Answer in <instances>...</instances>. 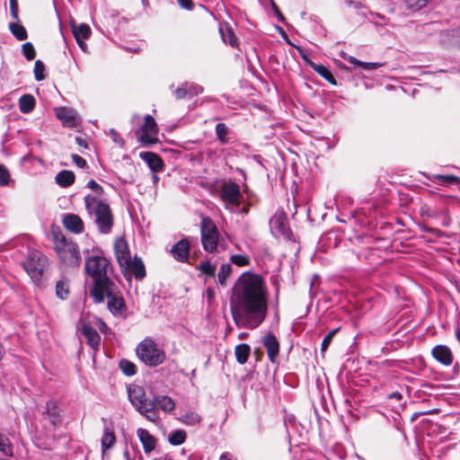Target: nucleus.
I'll use <instances>...</instances> for the list:
<instances>
[{
  "instance_id": "423d86ee",
  "label": "nucleus",
  "mask_w": 460,
  "mask_h": 460,
  "mask_svg": "<svg viewBox=\"0 0 460 460\" xmlns=\"http://www.w3.org/2000/svg\"><path fill=\"white\" fill-rule=\"evenodd\" d=\"M47 265V256L38 250L29 252L22 262L23 269L35 283H39L42 279Z\"/></svg>"
},
{
  "instance_id": "f03ea898",
  "label": "nucleus",
  "mask_w": 460,
  "mask_h": 460,
  "mask_svg": "<svg viewBox=\"0 0 460 460\" xmlns=\"http://www.w3.org/2000/svg\"><path fill=\"white\" fill-rule=\"evenodd\" d=\"M84 270L93 280V285L89 290L91 296L102 300V296L99 290L108 283L113 282L108 276L109 271L111 270L110 261L101 251L93 250L92 254L85 257Z\"/></svg>"
},
{
  "instance_id": "c756f323",
  "label": "nucleus",
  "mask_w": 460,
  "mask_h": 460,
  "mask_svg": "<svg viewBox=\"0 0 460 460\" xmlns=\"http://www.w3.org/2000/svg\"><path fill=\"white\" fill-rule=\"evenodd\" d=\"M311 67L330 84L336 85L337 82L332 72L323 65L311 63Z\"/></svg>"
},
{
  "instance_id": "9d476101",
  "label": "nucleus",
  "mask_w": 460,
  "mask_h": 460,
  "mask_svg": "<svg viewBox=\"0 0 460 460\" xmlns=\"http://www.w3.org/2000/svg\"><path fill=\"white\" fill-rule=\"evenodd\" d=\"M201 243L204 250L213 252L218 244V230L210 217H203L200 222Z\"/></svg>"
},
{
  "instance_id": "39448f33",
  "label": "nucleus",
  "mask_w": 460,
  "mask_h": 460,
  "mask_svg": "<svg viewBox=\"0 0 460 460\" xmlns=\"http://www.w3.org/2000/svg\"><path fill=\"white\" fill-rule=\"evenodd\" d=\"M138 358L148 367H157L165 359V353L151 338L144 339L137 347Z\"/></svg>"
},
{
  "instance_id": "1a4fd4ad",
  "label": "nucleus",
  "mask_w": 460,
  "mask_h": 460,
  "mask_svg": "<svg viewBox=\"0 0 460 460\" xmlns=\"http://www.w3.org/2000/svg\"><path fill=\"white\" fill-rule=\"evenodd\" d=\"M220 198L226 209L232 213H237L239 211L240 202L243 197L241 193L239 184L229 181L222 184Z\"/></svg>"
},
{
  "instance_id": "7ed1b4c3",
  "label": "nucleus",
  "mask_w": 460,
  "mask_h": 460,
  "mask_svg": "<svg viewBox=\"0 0 460 460\" xmlns=\"http://www.w3.org/2000/svg\"><path fill=\"white\" fill-rule=\"evenodd\" d=\"M84 201L86 212L99 233L102 234L111 233L114 217L109 203L102 198L93 195H85Z\"/></svg>"
},
{
  "instance_id": "9b49d317",
  "label": "nucleus",
  "mask_w": 460,
  "mask_h": 460,
  "mask_svg": "<svg viewBox=\"0 0 460 460\" xmlns=\"http://www.w3.org/2000/svg\"><path fill=\"white\" fill-rule=\"evenodd\" d=\"M157 134V124L151 115H146L144 119L143 125L136 132L139 142L144 146L155 144L158 141Z\"/></svg>"
},
{
  "instance_id": "a211bd4d",
  "label": "nucleus",
  "mask_w": 460,
  "mask_h": 460,
  "mask_svg": "<svg viewBox=\"0 0 460 460\" xmlns=\"http://www.w3.org/2000/svg\"><path fill=\"white\" fill-rule=\"evenodd\" d=\"M431 354L433 358L444 366H450L453 363V354L451 349L446 345H436Z\"/></svg>"
},
{
  "instance_id": "5fc2aeb1",
  "label": "nucleus",
  "mask_w": 460,
  "mask_h": 460,
  "mask_svg": "<svg viewBox=\"0 0 460 460\" xmlns=\"http://www.w3.org/2000/svg\"><path fill=\"white\" fill-rule=\"evenodd\" d=\"M109 134L112 137V140L114 143H116L119 146H124V144H125L124 139L120 137V135L114 128H111L109 131Z\"/></svg>"
},
{
  "instance_id": "4be33fe9",
  "label": "nucleus",
  "mask_w": 460,
  "mask_h": 460,
  "mask_svg": "<svg viewBox=\"0 0 460 460\" xmlns=\"http://www.w3.org/2000/svg\"><path fill=\"white\" fill-rule=\"evenodd\" d=\"M137 437L143 445V449L146 454L151 453L156 445L155 438L145 429H138L137 430Z\"/></svg>"
},
{
  "instance_id": "c85d7f7f",
  "label": "nucleus",
  "mask_w": 460,
  "mask_h": 460,
  "mask_svg": "<svg viewBox=\"0 0 460 460\" xmlns=\"http://www.w3.org/2000/svg\"><path fill=\"white\" fill-rule=\"evenodd\" d=\"M72 31L76 41H79V40H87L91 35V28L85 23H81L78 26L73 24Z\"/></svg>"
},
{
  "instance_id": "a19ab883",
  "label": "nucleus",
  "mask_w": 460,
  "mask_h": 460,
  "mask_svg": "<svg viewBox=\"0 0 460 460\" xmlns=\"http://www.w3.org/2000/svg\"><path fill=\"white\" fill-rule=\"evenodd\" d=\"M119 366L122 373L128 376H132L136 374V365L128 359H121Z\"/></svg>"
},
{
  "instance_id": "052dcab7",
  "label": "nucleus",
  "mask_w": 460,
  "mask_h": 460,
  "mask_svg": "<svg viewBox=\"0 0 460 460\" xmlns=\"http://www.w3.org/2000/svg\"><path fill=\"white\" fill-rule=\"evenodd\" d=\"M279 30H280V31H281V35L283 36V38L285 39V40L287 41V43H288V44H289V45H291V46H293V44H292V43L290 42V40H288V36H287L286 32H285L281 28H279ZM294 47H295V48H296L300 53H303V49H302V48H301V47H299V46H295V45H294ZM301 55H302V58H303L304 59H305V56L304 54H301Z\"/></svg>"
},
{
  "instance_id": "c03bdc74",
  "label": "nucleus",
  "mask_w": 460,
  "mask_h": 460,
  "mask_svg": "<svg viewBox=\"0 0 460 460\" xmlns=\"http://www.w3.org/2000/svg\"><path fill=\"white\" fill-rule=\"evenodd\" d=\"M186 89L188 91L189 98L197 96L204 92L203 86L190 82H185Z\"/></svg>"
},
{
  "instance_id": "49530a36",
  "label": "nucleus",
  "mask_w": 460,
  "mask_h": 460,
  "mask_svg": "<svg viewBox=\"0 0 460 460\" xmlns=\"http://www.w3.org/2000/svg\"><path fill=\"white\" fill-rule=\"evenodd\" d=\"M340 327L329 332L323 338L321 345V351L324 352L332 341L334 335L340 331Z\"/></svg>"
},
{
  "instance_id": "ddd939ff",
  "label": "nucleus",
  "mask_w": 460,
  "mask_h": 460,
  "mask_svg": "<svg viewBox=\"0 0 460 460\" xmlns=\"http://www.w3.org/2000/svg\"><path fill=\"white\" fill-rule=\"evenodd\" d=\"M153 404L155 418H146L147 420L156 422L159 420L158 410L169 413L172 412L175 408L174 401L168 395L156 394L151 400Z\"/></svg>"
},
{
  "instance_id": "0eeeda50",
  "label": "nucleus",
  "mask_w": 460,
  "mask_h": 460,
  "mask_svg": "<svg viewBox=\"0 0 460 460\" xmlns=\"http://www.w3.org/2000/svg\"><path fill=\"white\" fill-rule=\"evenodd\" d=\"M128 396L130 403L136 411L146 418H155L153 404L151 400L146 397V392L142 386L129 385L127 387Z\"/></svg>"
},
{
  "instance_id": "393cba45",
  "label": "nucleus",
  "mask_w": 460,
  "mask_h": 460,
  "mask_svg": "<svg viewBox=\"0 0 460 460\" xmlns=\"http://www.w3.org/2000/svg\"><path fill=\"white\" fill-rule=\"evenodd\" d=\"M19 110L23 114L31 112L36 105L35 98L29 93L23 94L18 101Z\"/></svg>"
},
{
  "instance_id": "f8f14e48",
  "label": "nucleus",
  "mask_w": 460,
  "mask_h": 460,
  "mask_svg": "<svg viewBox=\"0 0 460 460\" xmlns=\"http://www.w3.org/2000/svg\"><path fill=\"white\" fill-rule=\"evenodd\" d=\"M270 227L273 235L291 240L293 234L288 226V217L284 212H277L270 220Z\"/></svg>"
},
{
  "instance_id": "dca6fc26",
  "label": "nucleus",
  "mask_w": 460,
  "mask_h": 460,
  "mask_svg": "<svg viewBox=\"0 0 460 460\" xmlns=\"http://www.w3.org/2000/svg\"><path fill=\"white\" fill-rule=\"evenodd\" d=\"M262 344L267 350L269 360L275 363L279 353V342L272 332H268L262 338Z\"/></svg>"
},
{
  "instance_id": "de8ad7c7",
  "label": "nucleus",
  "mask_w": 460,
  "mask_h": 460,
  "mask_svg": "<svg viewBox=\"0 0 460 460\" xmlns=\"http://www.w3.org/2000/svg\"><path fill=\"white\" fill-rule=\"evenodd\" d=\"M87 188H89L91 190H93V196H97L99 198H102V196L104 194V190L103 188L98 183L96 182L94 180H90L87 184H86Z\"/></svg>"
},
{
  "instance_id": "603ef678",
  "label": "nucleus",
  "mask_w": 460,
  "mask_h": 460,
  "mask_svg": "<svg viewBox=\"0 0 460 460\" xmlns=\"http://www.w3.org/2000/svg\"><path fill=\"white\" fill-rule=\"evenodd\" d=\"M383 63L379 62H363L360 61L358 66L364 70L370 71L383 66Z\"/></svg>"
},
{
  "instance_id": "ea45409f",
  "label": "nucleus",
  "mask_w": 460,
  "mask_h": 460,
  "mask_svg": "<svg viewBox=\"0 0 460 460\" xmlns=\"http://www.w3.org/2000/svg\"><path fill=\"white\" fill-rule=\"evenodd\" d=\"M13 183L9 170L4 164H0V186H13Z\"/></svg>"
},
{
  "instance_id": "6e6d98bb",
  "label": "nucleus",
  "mask_w": 460,
  "mask_h": 460,
  "mask_svg": "<svg viewBox=\"0 0 460 460\" xmlns=\"http://www.w3.org/2000/svg\"><path fill=\"white\" fill-rule=\"evenodd\" d=\"M72 160L75 163V164L79 168H85L87 167V162L84 158L80 156L79 155H72Z\"/></svg>"
},
{
  "instance_id": "864d4df0",
  "label": "nucleus",
  "mask_w": 460,
  "mask_h": 460,
  "mask_svg": "<svg viewBox=\"0 0 460 460\" xmlns=\"http://www.w3.org/2000/svg\"><path fill=\"white\" fill-rule=\"evenodd\" d=\"M10 3V13L11 16L13 20L16 22H19V7H18V1L17 0H9Z\"/></svg>"
},
{
  "instance_id": "a878e982",
  "label": "nucleus",
  "mask_w": 460,
  "mask_h": 460,
  "mask_svg": "<svg viewBox=\"0 0 460 460\" xmlns=\"http://www.w3.org/2000/svg\"><path fill=\"white\" fill-rule=\"evenodd\" d=\"M250 353L251 347L246 343L238 344L234 348V355L236 361L241 365H243L247 362Z\"/></svg>"
},
{
  "instance_id": "72a5a7b5",
  "label": "nucleus",
  "mask_w": 460,
  "mask_h": 460,
  "mask_svg": "<svg viewBox=\"0 0 460 460\" xmlns=\"http://www.w3.org/2000/svg\"><path fill=\"white\" fill-rule=\"evenodd\" d=\"M197 270L207 277H216L217 266L208 261H201L197 266Z\"/></svg>"
},
{
  "instance_id": "e2e57ef3",
  "label": "nucleus",
  "mask_w": 460,
  "mask_h": 460,
  "mask_svg": "<svg viewBox=\"0 0 460 460\" xmlns=\"http://www.w3.org/2000/svg\"><path fill=\"white\" fill-rule=\"evenodd\" d=\"M279 30H280V31H281V35L283 36V38L285 39V40L287 41V43H288V44H289V45H291V46H293V44H292V43L290 42V40H288V36H287L286 32H285L281 28H279ZM294 47H295V48H296L300 53H303V49H302V48H301V47H299V46H295V45H294ZM301 55H302V58H303L304 59H305V56L304 54H301Z\"/></svg>"
},
{
  "instance_id": "aec40b11",
  "label": "nucleus",
  "mask_w": 460,
  "mask_h": 460,
  "mask_svg": "<svg viewBox=\"0 0 460 460\" xmlns=\"http://www.w3.org/2000/svg\"><path fill=\"white\" fill-rule=\"evenodd\" d=\"M82 334L84 336L87 344L93 349L98 350L101 343V336L90 324H84Z\"/></svg>"
},
{
  "instance_id": "774afa93",
  "label": "nucleus",
  "mask_w": 460,
  "mask_h": 460,
  "mask_svg": "<svg viewBox=\"0 0 460 460\" xmlns=\"http://www.w3.org/2000/svg\"><path fill=\"white\" fill-rule=\"evenodd\" d=\"M207 294H208V299H212L214 298V290L212 288H208L207 289Z\"/></svg>"
},
{
  "instance_id": "09e8293b",
  "label": "nucleus",
  "mask_w": 460,
  "mask_h": 460,
  "mask_svg": "<svg viewBox=\"0 0 460 460\" xmlns=\"http://www.w3.org/2000/svg\"><path fill=\"white\" fill-rule=\"evenodd\" d=\"M231 261L237 266H246L250 263V259L244 254H234L230 258Z\"/></svg>"
},
{
  "instance_id": "7c9ffc66",
  "label": "nucleus",
  "mask_w": 460,
  "mask_h": 460,
  "mask_svg": "<svg viewBox=\"0 0 460 460\" xmlns=\"http://www.w3.org/2000/svg\"><path fill=\"white\" fill-rule=\"evenodd\" d=\"M431 0H403L404 8L410 13H416L428 5Z\"/></svg>"
},
{
  "instance_id": "8fccbe9b",
  "label": "nucleus",
  "mask_w": 460,
  "mask_h": 460,
  "mask_svg": "<svg viewBox=\"0 0 460 460\" xmlns=\"http://www.w3.org/2000/svg\"><path fill=\"white\" fill-rule=\"evenodd\" d=\"M222 40L232 47H235L237 45V39L230 28L226 29V34L222 32Z\"/></svg>"
},
{
  "instance_id": "4d7b16f0",
  "label": "nucleus",
  "mask_w": 460,
  "mask_h": 460,
  "mask_svg": "<svg viewBox=\"0 0 460 460\" xmlns=\"http://www.w3.org/2000/svg\"><path fill=\"white\" fill-rule=\"evenodd\" d=\"M387 398L389 400H394L399 402V406H402V403L401 402L402 400V394L400 392H394L390 394Z\"/></svg>"
},
{
  "instance_id": "473e14b6",
  "label": "nucleus",
  "mask_w": 460,
  "mask_h": 460,
  "mask_svg": "<svg viewBox=\"0 0 460 460\" xmlns=\"http://www.w3.org/2000/svg\"><path fill=\"white\" fill-rule=\"evenodd\" d=\"M187 434L183 429L173 430L168 438V441L172 446H180L186 440Z\"/></svg>"
},
{
  "instance_id": "f704fd0d",
  "label": "nucleus",
  "mask_w": 460,
  "mask_h": 460,
  "mask_svg": "<svg viewBox=\"0 0 460 460\" xmlns=\"http://www.w3.org/2000/svg\"><path fill=\"white\" fill-rule=\"evenodd\" d=\"M232 272V266L229 263H223L217 273V284L220 286L226 285V279L230 277Z\"/></svg>"
},
{
  "instance_id": "37998d69",
  "label": "nucleus",
  "mask_w": 460,
  "mask_h": 460,
  "mask_svg": "<svg viewBox=\"0 0 460 460\" xmlns=\"http://www.w3.org/2000/svg\"><path fill=\"white\" fill-rule=\"evenodd\" d=\"M68 285L64 280H58L56 284V295L60 299H66L68 295Z\"/></svg>"
},
{
  "instance_id": "f3484780",
  "label": "nucleus",
  "mask_w": 460,
  "mask_h": 460,
  "mask_svg": "<svg viewBox=\"0 0 460 460\" xmlns=\"http://www.w3.org/2000/svg\"><path fill=\"white\" fill-rule=\"evenodd\" d=\"M116 259L120 268L127 265L131 260L128 244L124 239H119L114 243Z\"/></svg>"
},
{
  "instance_id": "5701e85b",
  "label": "nucleus",
  "mask_w": 460,
  "mask_h": 460,
  "mask_svg": "<svg viewBox=\"0 0 460 460\" xmlns=\"http://www.w3.org/2000/svg\"><path fill=\"white\" fill-rule=\"evenodd\" d=\"M56 116L65 126L73 127L75 124V112L73 109L59 107L55 110Z\"/></svg>"
},
{
  "instance_id": "680f3d73",
  "label": "nucleus",
  "mask_w": 460,
  "mask_h": 460,
  "mask_svg": "<svg viewBox=\"0 0 460 460\" xmlns=\"http://www.w3.org/2000/svg\"><path fill=\"white\" fill-rule=\"evenodd\" d=\"M279 30H280V31H281V35L283 36V38L285 39V40L287 41V43H288V44H289V45H291V46H293V44H292V43L290 42V40H288V36H287L286 32H285L281 28H279ZM294 47H295V48H296L300 53H303V49H302V48H301V47H299V46H295V45H294ZM301 55H302V58H303L304 59H305V56L304 54H301Z\"/></svg>"
},
{
  "instance_id": "c9c22d12",
  "label": "nucleus",
  "mask_w": 460,
  "mask_h": 460,
  "mask_svg": "<svg viewBox=\"0 0 460 460\" xmlns=\"http://www.w3.org/2000/svg\"><path fill=\"white\" fill-rule=\"evenodd\" d=\"M228 128L225 123H218L216 125L215 132L217 138L222 145H226L228 143Z\"/></svg>"
},
{
  "instance_id": "338daca9",
  "label": "nucleus",
  "mask_w": 460,
  "mask_h": 460,
  "mask_svg": "<svg viewBox=\"0 0 460 460\" xmlns=\"http://www.w3.org/2000/svg\"><path fill=\"white\" fill-rule=\"evenodd\" d=\"M85 40H79V41H76L79 48L84 51V52H87V45L86 43L84 42Z\"/></svg>"
},
{
  "instance_id": "2eb2a0df",
  "label": "nucleus",
  "mask_w": 460,
  "mask_h": 460,
  "mask_svg": "<svg viewBox=\"0 0 460 460\" xmlns=\"http://www.w3.org/2000/svg\"><path fill=\"white\" fill-rule=\"evenodd\" d=\"M190 242L183 238L177 242L171 249V254L179 262H187L190 256Z\"/></svg>"
},
{
  "instance_id": "4c0bfd02",
  "label": "nucleus",
  "mask_w": 460,
  "mask_h": 460,
  "mask_svg": "<svg viewBox=\"0 0 460 460\" xmlns=\"http://www.w3.org/2000/svg\"><path fill=\"white\" fill-rule=\"evenodd\" d=\"M434 178L437 180V182L443 186H449L457 184L460 182V178L454 175H441L436 174Z\"/></svg>"
},
{
  "instance_id": "2f4dec72",
  "label": "nucleus",
  "mask_w": 460,
  "mask_h": 460,
  "mask_svg": "<svg viewBox=\"0 0 460 460\" xmlns=\"http://www.w3.org/2000/svg\"><path fill=\"white\" fill-rule=\"evenodd\" d=\"M9 30H10L11 33L13 35V37L18 40H24L28 38V33H27L26 29L22 24H20L18 22H10Z\"/></svg>"
},
{
  "instance_id": "69168bd1",
  "label": "nucleus",
  "mask_w": 460,
  "mask_h": 460,
  "mask_svg": "<svg viewBox=\"0 0 460 460\" xmlns=\"http://www.w3.org/2000/svg\"><path fill=\"white\" fill-rule=\"evenodd\" d=\"M424 231L431 233V234H433L436 236H442L443 235L441 230L437 229V228L426 227V228H424Z\"/></svg>"
},
{
  "instance_id": "cd10ccee",
  "label": "nucleus",
  "mask_w": 460,
  "mask_h": 460,
  "mask_svg": "<svg viewBox=\"0 0 460 460\" xmlns=\"http://www.w3.org/2000/svg\"><path fill=\"white\" fill-rule=\"evenodd\" d=\"M201 420V416L194 411H185L179 417V420L187 426L198 425L200 423Z\"/></svg>"
},
{
  "instance_id": "0e129e2a",
  "label": "nucleus",
  "mask_w": 460,
  "mask_h": 460,
  "mask_svg": "<svg viewBox=\"0 0 460 460\" xmlns=\"http://www.w3.org/2000/svg\"><path fill=\"white\" fill-rule=\"evenodd\" d=\"M75 143L83 148H88V143L85 138H83L82 137H75Z\"/></svg>"
},
{
  "instance_id": "3c124183",
  "label": "nucleus",
  "mask_w": 460,
  "mask_h": 460,
  "mask_svg": "<svg viewBox=\"0 0 460 460\" xmlns=\"http://www.w3.org/2000/svg\"><path fill=\"white\" fill-rule=\"evenodd\" d=\"M173 94L177 100L189 98L185 82L182 83L176 90H174Z\"/></svg>"
},
{
  "instance_id": "f257e3e1",
  "label": "nucleus",
  "mask_w": 460,
  "mask_h": 460,
  "mask_svg": "<svg viewBox=\"0 0 460 460\" xmlns=\"http://www.w3.org/2000/svg\"><path fill=\"white\" fill-rule=\"evenodd\" d=\"M268 289L260 274L243 272L232 287L229 306L238 328L253 330L259 327L268 314Z\"/></svg>"
},
{
  "instance_id": "e433bc0d",
  "label": "nucleus",
  "mask_w": 460,
  "mask_h": 460,
  "mask_svg": "<svg viewBox=\"0 0 460 460\" xmlns=\"http://www.w3.org/2000/svg\"><path fill=\"white\" fill-rule=\"evenodd\" d=\"M0 453L5 456H12L13 446L7 437L0 433Z\"/></svg>"
},
{
  "instance_id": "6e6552de",
  "label": "nucleus",
  "mask_w": 460,
  "mask_h": 460,
  "mask_svg": "<svg viewBox=\"0 0 460 460\" xmlns=\"http://www.w3.org/2000/svg\"><path fill=\"white\" fill-rule=\"evenodd\" d=\"M102 296V300L93 298L95 303H102L105 298L108 299V308L113 314H121L125 310V302L119 290L117 285L114 282L108 283V285L101 288L99 290Z\"/></svg>"
},
{
  "instance_id": "4468645a",
  "label": "nucleus",
  "mask_w": 460,
  "mask_h": 460,
  "mask_svg": "<svg viewBox=\"0 0 460 460\" xmlns=\"http://www.w3.org/2000/svg\"><path fill=\"white\" fill-rule=\"evenodd\" d=\"M121 270L125 275L128 274L134 276L137 280H142L146 276L144 262L138 257L130 260L127 265L121 268Z\"/></svg>"
},
{
  "instance_id": "13d9d810",
  "label": "nucleus",
  "mask_w": 460,
  "mask_h": 460,
  "mask_svg": "<svg viewBox=\"0 0 460 460\" xmlns=\"http://www.w3.org/2000/svg\"><path fill=\"white\" fill-rule=\"evenodd\" d=\"M178 4L186 10H192L193 3L191 0H177Z\"/></svg>"
},
{
  "instance_id": "bf43d9fd",
  "label": "nucleus",
  "mask_w": 460,
  "mask_h": 460,
  "mask_svg": "<svg viewBox=\"0 0 460 460\" xmlns=\"http://www.w3.org/2000/svg\"><path fill=\"white\" fill-rule=\"evenodd\" d=\"M341 57H342L345 60L349 61L350 64H352V65H354V66H358L360 60L357 59L355 57H352V56H347V55H346V54H344V53H341Z\"/></svg>"
},
{
  "instance_id": "79ce46f5",
  "label": "nucleus",
  "mask_w": 460,
  "mask_h": 460,
  "mask_svg": "<svg viewBox=\"0 0 460 460\" xmlns=\"http://www.w3.org/2000/svg\"><path fill=\"white\" fill-rule=\"evenodd\" d=\"M45 69V65L41 60L35 61L33 73L37 81H42L46 78Z\"/></svg>"
},
{
  "instance_id": "b1692460",
  "label": "nucleus",
  "mask_w": 460,
  "mask_h": 460,
  "mask_svg": "<svg viewBox=\"0 0 460 460\" xmlns=\"http://www.w3.org/2000/svg\"><path fill=\"white\" fill-rule=\"evenodd\" d=\"M75 173L72 171L62 170L55 177L56 183L62 188H67L75 182Z\"/></svg>"
},
{
  "instance_id": "58836bf2",
  "label": "nucleus",
  "mask_w": 460,
  "mask_h": 460,
  "mask_svg": "<svg viewBox=\"0 0 460 460\" xmlns=\"http://www.w3.org/2000/svg\"><path fill=\"white\" fill-rule=\"evenodd\" d=\"M46 413L51 417V422L56 424L57 420L59 417L58 402L55 401H49L46 405Z\"/></svg>"
},
{
  "instance_id": "bb28decb",
  "label": "nucleus",
  "mask_w": 460,
  "mask_h": 460,
  "mask_svg": "<svg viewBox=\"0 0 460 460\" xmlns=\"http://www.w3.org/2000/svg\"><path fill=\"white\" fill-rule=\"evenodd\" d=\"M115 435L113 432L112 426H105L103 429V434L102 437V452L111 448L115 443Z\"/></svg>"
},
{
  "instance_id": "6ab92c4d",
  "label": "nucleus",
  "mask_w": 460,
  "mask_h": 460,
  "mask_svg": "<svg viewBox=\"0 0 460 460\" xmlns=\"http://www.w3.org/2000/svg\"><path fill=\"white\" fill-rule=\"evenodd\" d=\"M139 157L145 161L153 172H162L164 164L162 158L153 152H141Z\"/></svg>"
},
{
  "instance_id": "a18cd8bd",
  "label": "nucleus",
  "mask_w": 460,
  "mask_h": 460,
  "mask_svg": "<svg viewBox=\"0 0 460 460\" xmlns=\"http://www.w3.org/2000/svg\"><path fill=\"white\" fill-rule=\"evenodd\" d=\"M22 52L25 58L29 61L33 60L36 57L35 49L31 42H25L22 46Z\"/></svg>"
},
{
  "instance_id": "412c9836",
  "label": "nucleus",
  "mask_w": 460,
  "mask_h": 460,
  "mask_svg": "<svg viewBox=\"0 0 460 460\" xmlns=\"http://www.w3.org/2000/svg\"><path fill=\"white\" fill-rule=\"evenodd\" d=\"M64 226L75 234H80L84 231V223L79 216L75 214H66L63 217Z\"/></svg>"
},
{
  "instance_id": "20e7f679",
  "label": "nucleus",
  "mask_w": 460,
  "mask_h": 460,
  "mask_svg": "<svg viewBox=\"0 0 460 460\" xmlns=\"http://www.w3.org/2000/svg\"><path fill=\"white\" fill-rule=\"evenodd\" d=\"M55 251L63 266L78 268L81 264V254L77 243L64 235L55 236Z\"/></svg>"
}]
</instances>
